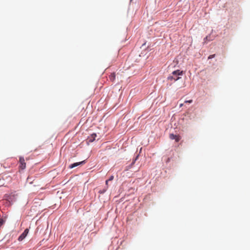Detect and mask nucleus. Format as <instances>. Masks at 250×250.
<instances>
[{
	"instance_id": "obj_2",
	"label": "nucleus",
	"mask_w": 250,
	"mask_h": 250,
	"mask_svg": "<svg viewBox=\"0 0 250 250\" xmlns=\"http://www.w3.org/2000/svg\"><path fill=\"white\" fill-rule=\"evenodd\" d=\"M20 165L19 166V168L21 169H24L26 167V163L25 162V160L23 157H21L20 158L19 160Z\"/></svg>"
},
{
	"instance_id": "obj_3",
	"label": "nucleus",
	"mask_w": 250,
	"mask_h": 250,
	"mask_svg": "<svg viewBox=\"0 0 250 250\" xmlns=\"http://www.w3.org/2000/svg\"><path fill=\"white\" fill-rule=\"evenodd\" d=\"M29 232V229H26L19 236L18 240L20 241L23 240L27 236V234Z\"/></svg>"
},
{
	"instance_id": "obj_11",
	"label": "nucleus",
	"mask_w": 250,
	"mask_h": 250,
	"mask_svg": "<svg viewBox=\"0 0 250 250\" xmlns=\"http://www.w3.org/2000/svg\"><path fill=\"white\" fill-rule=\"evenodd\" d=\"M192 102V100H187V101H186L185 102V103H189V104H190Z\"/></svg>"
},
{
	"instance_id": "obj_13",
	"label": "nucleus",
	"mask_w": 250,
	"mask_h": 250,
	"mask_svg": "<svg viewBox=\"0 0 250 250\" xmlns=\"http://www.w3.org/2000/svg\"><path fill=\"white\" fill-rule=\"evenodd\" d=\"M109 182V180H107L106 181H105V184L106 185V187H108V182Z\"/></svg>"
},
{
	"instance_id": "obj_10",
	"label": "nucleus",
	"mask_w": 250,
	"mask_h": 250,
	"mask_svg": "<svg viewBox=\"0 0 250 250\" xmlns=\"http://www.w3.org/2000/svg\"><path fill=\"white\" fill-rule=\"evenodd\" d=\"M215 56V54L209 55L208 57V59H211L212 58H213Z\"/></svg>"
},
{
	"instance_id": "obj_5",
	"label": "nucleus",
	"mask_w": 250,
	"mask_h": 250,
	"mask_svg": "<svg viewBox=\"0 0 250 250\" xmlns=\"http://www.w3.org/2000/svg\"><path fill=\"white\" fill-rule=\"evenodd\" d=\"M96 137H97V134L96 133L92 134L90 136H89L88 137L87 140H88V142H90V143L93 142L95 140Z\"/></svg>"
},
{
	"instance_id": "obj_9",
	"label": "nucleus",
	"mask_w": 250,
	"mask_h": 250,
	"mask_svg": "<svg viewBox=\"0 0 250 250\" xmlns=\"http://www.w3.org/2000/svg\"><path fill=\"white\" fill-rule=\"evenodd\" d=\"M4 223V221L3 219L0 218V227H1Z\"/></svg>"
},
{
	"instance_id": "obj_14",
	"label": "nucleus",
	"mask_w": 250,
	"mask_h": 250,
	"mask_svg": "<svg viewBox=\"0 0 250 250\" xmlns=\"http://www.w3.org/2000/svg\"><path fill=\"white\" fill-rule=\"evenodd\" d=\"M183 105V104H180V107H182Z\"/></svg>"
},
{
	"instance_id": "obj_4",
	"label": "nucleus",
	"mask_w": 250,
	"mask_h": 250,
	"mask_svg": "<svg viewBox=\"0 0 250 250\" xmlns=\"http://www.w3.org/2000/svg\"><path fill=\"white\" fill-rule=\"evenodd\" d=\"M169 138L171 140H175L176 142H178L181 139V136L179 135H174L173 134H170Z\"/></svg>"
},
{
	"instance_id": "obj_7",
	"label": "nucleus",
	"mask_w": 250,
	"mask_h": 250,
	"mask_svg": "<svg viewBox=\"0 0 250 250\" xmlns=\"http://www.w3.org/2000/svg\"><path fill=\"white\" fill-rule=\"evenodd\" d=\"M115 77L116 75L115 73H112L109 76V79L112 82H113L115 80Z\"/></svg>"
},
{
	"instance_id": "obj_1",
	"label": "nucleus",
	"mask_w": 250,
	"mask_h": 250,
	"mask_svg": "<svg viewBox=\"0 0 250 250\" xmlns=\"http://www.w3.org/2000/svg\"><path fill=\"white\" fill-rule=\"evenodd\" d=\"M171 76H169L168 77V79L170 80H173L174 81H176L178 80L180 77L179 76H182L183 75V71H180V70H177L176 71H174Z\"/></svg>"
},
{
	"instance_id": "obj_6",
	"label": "nucleus",
	"mask_w": 250,
	"mask_h": 250,
	"mask_svg": "<svg viewBox=\"0 0 250 250\" xmlns=\"http://www.w3.org/2000/svg\"><path fill=\"white\" fill-rule=\"evenodd\" d=\"M84 163V161H82L81 162H78V163H75L72 165H71L70 166H69V167L70 168H73L76 167H77L78 166H79L80 165L82 164H83Z\"/></svg>"
},
{
	"instance_id": "obj_8",
	"label": "nucleus",
	"mask_w": 250,
	"mask_h": 250,
	"mask_svg": "<svg viewBox=\"0 0 250 250\" xmlns=\"http://www.w3.org/2000/svg\"><path fill=\"white\" fill-rule=\"evenodd\" d=\"M107 187H106V188H104V189L100 190L99 191V193L101 194H103L107 190Z\"/></svg>"
},
{
	"instance_id": "obj_12",
	"label": "nucleus",
	"mask_w": 250,
	"mask_h": 250,
	"mask_svg": "<svg viewBox=\"0 0 250 250\" xmlns=\"http://www.w3.org/2000/svg\"><path fill=\"white\" fill-rule=\"evenodd\" d=\"M113 178H114V176H111L108 180H109V181H112V180H113Z\"/></svg>"
}]
</instances>
